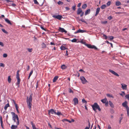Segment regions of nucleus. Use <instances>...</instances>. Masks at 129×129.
<instances>
[{
    "mask_svg": "<svg viewBox=\"0 0 129 129\" xmlns=\"http://www.w3.org/2000/svg\"><path fill=\"white\" fill-rule=\"evenodd\" d=\"M32 100V95L30 94L28 98V97L27 96V101L26 102L27 104V106L29 108V109L31 110V108L32 104L31 102Z\"/></svg>",
    "mask_w": 129,
    "mask_h": 129,
    "instance_id": "obj_1",
    "label": "nucleus"
},
{
    "mask_svg": "<svg viewBox=\"0 0 129 129\" xmlns=\"http://www.w3.org/2000/svg\"><path fill=\"white\" fill-rule=\"evenodd\" d=\"M93 110L95 112H96V109H98L99 111H101V110L99 106L96 103H95L94 104L91 105Z\"/></svg>",
    "mask_w": 129,
    "mask_h": 129,
    "instance_id": "obj_2",
    "label": "nucleus"
},
{
    "mask_svg": "<svg viewBox=\"0 0 129 129\" xmlns=\"http://www.w3.org/2000/svg\"><path fill=\"white\" fill-rule=\"evenodd\" d=\"M11 114L12 116V118H16L17 120V121L16 122V124H17V125H18L19 124V120L18 115H16L13 112H11Z\"/></svg>",
    "mask_w": 129,
    "mask_h": 129,
    "instance_id": "obj_3",
    "label": "nucleus"
},
{
    "mask_svg": "<svg viewBox=\"0 0 129 129\" xmlns=\"http://www.w3.org/2000/svg\"><path fill=\"white\" fill-rule=\"evenodd\" d=\"M77 14L78 15H79L80 14V16L82 17L84 15V12L82 11V10L80 8H79L77 9Z\"/></svg>",
    "mask_w": 129,
    "mask_h": 129,
    "instance_id": "obj_4",
    "label": "nucleus"
},
{
    "mask_svg": "<svg viewBox=\"0 0 129 129\" xmlns=\"http://www.w3.org/2000/svg\"><path fill=\"white\" fill-rule=\"evenodd\" d=\"M80 78L82 83L85 84L87 82H88L84 77H80Z\"/></svg>",
    "mask_w": 129,
    "mask_h": 129,
    "instance_id": "obj_5",
    "label": "nucleus"
},
{
    "mask_svg": "<svg viewBox=\"0 0 129 129\" xmlns=\"http://www.w3.org/2000/svg\"><path fill=\"white\" fill-rule=\"evenodd\" d=\"M88 48H94L95 49H97V48L95 46L93 45H91L90 44H86L85 45Z\"/></svg>",
    "mask_w": 129,
    "mask_h": 129,
    "instance_id": "obj_6",
    "label": "nucleus"
},
{
    "mask_svg": "<svg viewBox=\"0 0 129 129\" xmlns=\"http://www.w3.org/2000/svg\"><path fill=\"white\" fill-rule=\"evenodd\" d=\"M54 18L57 19L59 20H60L62 18V16L60 15H54L52 16Z\"/></svg>",
    "mask_w": 129,
    "mask_h": 129,
    "instance_id": "obj_7",
    "label": "nucleus"
},
{
    "mask_svg": "<svg viewBox=\"0 0 129 129\" xmlns=\"http://www.w3.org/2000/svg\"><path fill=\"white\" fill-rule=\"evenodd\" d=\"M48 113L49 114H56V110H54L53 109H51L48 111Z\"/></svg>",
    "mask_w": 129,
    "mask_h": 129,
    "instance_id": "obj_8",
    "label": "nucleus"
},
{
    "mask_svg": "<svg viewBox=\"0 0 129 129\" xmlns=\"http://www.w3.org/2000/svg\"><path fill=\"white\" fill-rule=\"evenodd\" d=\"M109 71L111 73H112L114 75L117 76V77H119V75L117 73H116L114 71L111 70V69H109Z\"/></svg>",
    "mask_w": 129,
    "mask_h": 129,
    "instance_id": "obj_9",
    "label": "nucleus"
},
{
    "mask_svg": "<svg viewBox=\"0 0 129 129\" xmlns=\"http://www.w3.org/2000/svg\"><path fill=\"white\" fill-rule=\"evenodd\" d=\"M58 30L59 32L62 33L64 32L65 33H66L67 32V31L65 30L63 28L61 27H59V28Z\"/></svg>",
    "mask_w": 129,
    "mask_h": 129,
    "instance_id": "obj_10",
    "label": "nucleus"
},
{
    "mask_svg": "<svg viewBox=\"0 0 129 129\" xmlns=\"http://www.w3.org/2000/svg\"><path fill=\"white\" fill-rule=\"evenodd\" d=\"M73 101L74 102V105H76L78 104V101L77 98H75L73 99Z\"/></svg>",
    "mask_w": 129,
    "mask_h": 129,
    "instance_id": "obj_11",
    "label": "nucleus"
},
{
    "mask_svg": "<svg viewBox=\"0 0 129 129\" xmlns=\"http://www.w3.org/2000/svg\"><path fill=\"white\" fill-rule=\"evenodd\" d=\"M122 105L123 107L125 108L126 109L129 107L127 105V102L126 101H125L122 104Z\"/></svg>",
    "mask_w": 129,
    "mask_h": 129,
    "instance_id": "obj_12",
    "label": "nucleus"
},
{
    "mask_svg": "<svg viewBox=\"0 0 129 129\" xmlns=\"http://www.w3.org/2000/svg\"><path fill=\"white\" fill-rule=\"evenodd\" d=\"M121 88L123 90H126L127 89V85L123 83L121 84Z\"/></svg>",
    "mask_w": 129,
    "mask_h": 129,
    "instance_id": "obj_13",
    "label": "nucleus"
},
{
    "mask_svg": "<svg viewBox=\"0 0 129 129\" xmlns=\"http://www.w3.org/2000/svg\"><path fill=\"white\" fill-rule=\"evenodd\" d=\"M85 31L84 30H81L80 29H79L77 30L76 32H74L75 34H76L78 33H83Z\"/></svg>",
    "mask_w": 129,
    "mask_h": 129,
    "instance_id": "obj_14",
    "label": "nucleus"
},
{
    "mask_svg": "<svg viewBox=\"0 0 129 129\" xmlns=\"http://www.w3.org/2000/svg\"><path fill=\"white\" fill-rule=\"evenodd\" d=\"M100 10V8L99 7L96 10V13L95 15V16H96L98 15L99 12Z\"/></svg>",
    "mask_w": 129,
    "mask_h": 129,
    "instance_id": "obj_15",
    "label": "nucleus"
},
{
    "mask_svg": "<svg viewBox=\"0 0 129 129\" xmlns=\"http://www.w3.org/2000/svg\"><path fill=\"white\" fill-rule=\"evenodd\" d=\"M0 120L1 121V125L3 129L4 128V127L3 126V122L2 121V118L1 116H0Z\"/></svg>",
    "mask_w": 129,
    "mask_h": 129,
    "instance_id": "obj_16",
    "label": "nucleus"
},
{
    "mask_svg": "<svg viewBox=\"0 0 129 129\" xmlns=\"http://www.w3.org/2000/svg\"><path fill=\"white\" fill-rule=\"evenodd\" d=\"M5 21L8 24H10V25H12V24L11 23L10 21L7 18H5Z\"/></svg>",
    "mask_w": 129,
    "mask_h": 129,
    "instance_id": "obj_17",
    "label": "nucleus"
},
{
    "mask_svg": "<svg viewBox=\"0 0 129 129\" xmlns=\"http://www.w3.org/2000/svg\"><path fill=\"white\" fill-rule=\"evenodd\" d=\"M90 12V9H88L86 10L85 13V16L87 15V14H89Z\"/></svg>",
    "mask_w": 129,
    "mask_h": 129,
    "instance_id": "obj_18",
    "label": "nucleus"
},
{
    "mask_svg": "<svg viewBox=\"0 0 129 129\" xmlns=\"http://www.w3.org/2000/svg\"><path fill=\"white\" fill-rule=\"evenodd\" d=\"M5 1H6L7 2V3H8V5L9 6V5H11V4L12 3H13V2L12 1H10L9 0H5Z\"/></svg>",
    "mask_w": 129,
    "mask_h": 129,
    "instance_id": "obj_19",
    "label": "nucleus"
},
{
    "mask_svg": "<svg viewBox=\"0 0 129 129\" xmlns=\"http://www.w3.org/2000/svg\"><path fill=\"white\" fill-rule=\"evenodd\" d=\"M18 125L17 124V125H12V126L11 127V129H16L17 127V126Z\"/></svg>",
    "mask_w": 129,
    "mask_h": 129,
    "instance_id": "obj_20",
    "label": "nucleus"
},
{
    "mask_svg": "<svg viewBox=\"0 0 129 129\" xmlns=\"http://www.w3.org/2000/svg\"><path fill=\"white\" fill-rule=\"evenodd\" d=\"M101 101L103 103H105L108 101L107 100L106 98L101 100Z\"/></svg>",
    "mask_w": 129,
    "mask_h": 129,
    "instance_id": "obj_21",
    "label": "nucleus"
},
{
    "mask_svg": "<svg viewBox=\"0 0 129 129\" xmlns=\"http://www.w3.org/2000/svg\"><path fill=\"white\" fill-rule=\"evenodd\" d=\"M58 77V76H56L54 77L53 80V82H55L57 80Z\"/></svg>",
    "mask_w": 129,
    "mask_h": 129,
    "instance_id": "obj_22",
    "label": "nucleus"
},
{
    "mask_svg": "<svg viewBox=\"0 0 129 129\" xmlns=\"http://www.w3.org/2000/svg\"><path fill=\"white\" fill-rule=\"evenodd\" d=\"M60 49L61 50H64L66 49H67V48L65 47L62 45L60 47Z\"/></svg>",
    "mask_w": 129,
    "mask_h": 129,
    "instance_id": "obj_23",
    "label": "nucleus"
},
{
    "mask_svg": "<svg viewBox=\"0 0 129 129\" xmlns=\"http://www.w3.org/2000/svg\"><path fill=\"white\" fill-rule=\"evenodd\" d=\"M17 83H16L17 85L18 86V87H19V84L20 83V79H17Z\"/></svg>",
    "mask_w": 129,
    "mask_h": 129,
    "instance_id": "obj_24",
    "label": "nucleus"
},
{
    "mask_svg": "<svg viewBox=\"0 0 129 129\" xmlns=\"http://www.w3.org/2000/svg\"><path fill=\"white\" fill-rule=\"evenodd\" d=\"M109 104L110 106L112 107V108H113L114 107V105L113 104V103L112 102L110 101H109Z\"/></svg>",
    "mask_w": 129,
    "mask_h": 129,
    "instance_id": "obj_25",
    "label": "nucleus"
},
{
    "mask_svg": "<svg viewBox=\"0 0 129 129\" xmlns=\"http://www.w3.org/2000/svg\"><path fill=\"white\" fill-rule=\"evenodd\" d=\"M19 70H18L17 71V73L16 74V78L17 79H19Z\"/></svg>",
    "mask_w": 129,
    "mask_h": 129,
    "instance_id": "obj_26",
    "label": "nucleus"
},
{
    "mask_svg": "<svg viewBox=\"0 0 129 129\" xmlns=\"http://www.w3.org/2000/svg\"><path fill=\"white\" fill-rule=\"evenodd\" d=\"M31 124L32 125V127L33 129H35L36 128L35 124L33 123L32 121L31 122Z\"/></svg>",
    "mask_w": 129,
    "mask_h": 129,
    "instance_id": "obj_27",
    "label": "nucleus"
},
{
    "mask_svg": "<svg viewBox=\"0 0 129 129\" xmlns=\"http://www.w3.org/2000/svg\"><path fill=\"white\" fill-rule=\"evenodd\" d=\"M10 106L9 104L8 103L7 104L5 105L4 107V109L5 110H6L7 108Z\"/></svg>",
    "mask_w": 129,
    "mask_h": 129,
    "instance_id": "obj_28",
    "label": "nucleus"
},
{
    "mask_svg": "<svg viewBox=\"0 0 129 129\" xmlns=\"http://www.w3.org/2000/svg\"><path fill=\"white\" fill-rule=\"evenodd\" d=\"M116 5L118 6L121 5V3L119 1H117L116 2Z\"/></svg>",
    "mask_w": 129,
    "mask_h": 129,
    "instance_id": "obj_29",
    "label": "nucleus"
},
{
    "mask_svg": "<svg viewBox=\"0 0 129 129\" xmlns=\"http://www.w3.org/2000/svg\"><path fill=\"white\" fill-rule=\"evenodd\" d=\"M61 68L62 69H65L67 68V67L64 64L62 65L61 66Z\"/></svg>",
    "mask_w": 129,
    "mask_h": 129,
    "instance_id": "obj_30",
    "label": "nucleus"
},
{
    "mask_svg": "<svg viewBox=\"0 0 129 129\" xmlns=\"http://www.w3.org/2000/svg\"><path fill=\"white\" fill-rule=\"evenodd\" d=\"M87 6V5L85 4L83 5L82 6V8L84 9H85Z\"/></svg>",
    "mask_w": 129,
    "mask_h": 129,
    "instance_id": "obj_31",
    "label": "nucleus"
},
{
    "mask_svg": "<svg viewBox=\"0 0 129 129\" xmlns=\"http://www.w3.org/2000/svg\"><path fill=\"white\" fill-rule=\"evenodd\" d=\"M88 127H86L84 129H89V128L90 126V122L89 121H88Z\"/></svg>",
    "mask_w": 129,
    "mask_h": 129,
    "instance_id": "obj_32",
    "label": "nucleus"
},
{
    "mask_svg": "<svg viewBox=\"0 0 129 129\" xmlns=\"http://www.w3.org/2000/svg\"><path fill=\"white\" fill-rule=\"evenodd\" d=\"M106 6L105 5H103L101 7V8L102 9H104L106 8Z\"/></svg>",
    "mask_w": 129,
    "mask_h": 129,
    "instance_id": "obj_33",
    "label": "nucleus"
},
{
    "mask_svg": "<svg viewBox=\"0 0 129 129\" xmlns=\"http://www.w3.org/2000/svg\"><path fill=\"white\" fill-rule=\"evenodd\" d=\"M8 82L9 83H10L11 82V78H10V76H9L8 77Z\"/></svg>",
    "mask_w": 129,
    "mask_h": 129,
    "instance_id": "obj_34",
    "label": "nucleus"
},
{
    "mask_svg": "<svg viewBox=\"0 0 129 129\" xmlns=\"http://www.w3.org/2000/svg\"><path fill=\"white\" fill-rule=\"evenodd\" d=\"M78 21H81L83 22H84L85 23L86 22L84 20L83 18H81V19H79L78 20Z\"/></svg>",
    "mask_w": 129,
    "mask_h": 129,
    "instance_id": "obj_35",
    "label": "nucleus"
},
{
    "mask_svg": "<svg viewBox=\"0 0 129 129\" xmlns=\"http://www.w3.org/2000/svg\"><path fill=\"white\" fill-rule=\"evenodd\" d=\"M127 114L128 116H129V107L126 108Z\"/></svg>",
    "mask_w": 129,
    "mask_h": 129,
    "instance_id": "obj_36",
    "label": "nucleus"
},
{
    "mask_svg": "<svg viewBox=\"0 0 129 129\" xmlns=\"http://www.w3.org/2000/svg\"><path fill=\"white\" fill-rule=\"evenodd\" d=\"M42 47L43 48H45L46 47V45L44 43H42Z\"/></svg>",
    "mask_w": 129,
    "mask_h": 129,
    "instance_id": "obj_37",
    "label": "nucleus"
},
{
    "mask_svg": "<svg viewBox=\"0 0 129 129\" xmlns=\"http://www.w3.org/2000/svg\"><path fill=\"white\" fill-rule=\"evenodd\" d=\"M108 38L110 40H113L114 39L113 37L112 36H109Z\"/></svg>",
    "mask_w": 129,
    "mask_h": 129,
    "instance_id": "obj_38",
    "label": "nucleus"
},
{
    "mask_svg": "<svg viewBox=\"0 0 129 129\" xmlns=\"http://www.w3.org/2000/svg\"><path fill=\"white\" fill-rule=\"evenodd\" d=\"M57 4L59 5H62L63 4V3L60 1H59L57 3Z\"/></svg>",
    "mask_w": 129,
    "mask_h": 129,
    "instance_id": "obj_39",
    "label": "nucleus"
},
{
    "mask_svg": "<svg viewBox=\"0 0 129 129\" xmlns=\"http://www.w3.org/2000/svg\"><path fill=\"white\" fill-rule=\"evenodd\" d=\"M1 30L4 33L6 34L8 33V32L7 31H6L5 29L4 28H2Z\"/></svg>",
    "mask_w": 129,
    "mask_h": 129,
    "instance_id": "obj_40",
    "label": "nucleus"
},
{
    "mask_svg": "<svg viewBox=\"0 0 129 129\" xmlns=\"http://www.w3.org/2000/svg\"><path fill=\"white\" fill-rule=\"evenodd\" d=\"M107 96L108 97H111V98H113V96L112 95L110 94H107Z\"/></svg>",
    "mask_w": 129,
    "mask_h": 129,
    "instance_id": "obj_41",
    "label": "nucleus"
},
{
    "mask_svg": "<svg viewBox=\"0 0 129 129\" xmlns=\"http://www.w3.org/2000/svg\"><path fill=\"white\" fill-rule=\"evenodd\" d=\"M27 49L29 52H31L33 51L32 48H27Z\"/></svg>",
    "mask_w": 129,
    "mask_h": 129,
    "instance_id": "obj_42",
    "label": "nucleus"
},
{
    "mask_svg": "<svg viewBox=\"0 0 129 129\" xmlns=\"http://www.w3.org/2000/svg\"><path fill=\"white\" fill-rule=\"evenodd\" d=\"M77 41V40L76 39H74L71 40V42H75Z\"/></svg>",
    "mask_w": 129,
    "mask_h": 129,
    "instance_id": "obj_43",
    "label": "nucleus"
},
{
    "mask_svg": "<svg viewBox=\"0 0 129 129\" xmlns=\"http://www.w3.org/2000/svg\"><path fill=\"white\" fill-rule=\"evenodd\" d=\"M107 129H112L111 127L110 124H108V125Z\"/></svg>",
    "mask_w": 129,
    "mask_h": 129,
    "instance_id": "obj_44",
    "label": "nucleus"
},
{
    "mask_svg": "<svg viewBox=\"0 0 129 129\" xmlns=\"http://www.w3.org/2000/svg\"><path fill=\"white\" fill-rule=\"evenodd\" d=\"M11 5H9V6H12L13 7H14L15 6H16V4L14 3H12L11 4Z\"/></svg>",
    "mask_w": 129,
    "mask_h": 129,
    "instance_id": "obj_45",
    "label": "nucleus"
},
{
    "mask_svg": "<svg viewBox=\"0 0 129 129\" xmlns=\"http://www.w3.org/2000/svg\"><path fill=\"white\" fill-rule=\"evenodd\" d=\"M34 3L35 4H39V3L37 1V0H34Z\"/></svg>",
    "mask_w": 129,
    "mask_h": 129,
    "instance_id": "obj_46",
    "label": "nucleus"
},
{
    "mask_svg": "<svg viewBox=\"0 0 129 129\" xmlns=\"http://www.w3.org/2000/svg\"><path fill=\"white\" fill-rule=\"evenodd\" d=\"M120 95L122 96H123L124 95H125V92H122V93L120 94Z\"/></svg>",
    "mask_w": 129,
    "mask_h": 129,
    "instance_id": "obj_47",
    "label": "nucleus"
},
{
    "mask_svg": "<svg viewBox=\"0 0 129 129\" xmlns=\"http://www.w3.org/2000/svg\"><path fill=\"white\" fill-rule=\"evenodd\" d=\"M122 118H122V117H120V120H119V124H121V120L122 119Z\"/></svg>",
    "mask_w": 129,
    "mask_h": 129,
    "instance_id": "obj_48",
    "label": "nucleus"
},
{
    "mask_svg": "<svg viewBox=\"0 0 129 129\" xmlns=\"http://www.w3.org/2000/svg\"><path fill=\"white\" fill-rule=\"evenodd\" d=\"M103 37H104L105 39H106L107 38V37L105 34H103Z\"/></svg>",
    "mask_w": 129,
    "mask_h": 129,
    "instance_id": "obj_49",
    "label": "nucleus"
},
{
    "mask_svg": "<svg viewBox=\"0 0 129 129\" xmlns=\"http://www.w3.org/2000/svg\"><path fill=\"white\" fill-rule=\"evenodd\" d=\"M69 92L70 93H73V91L70 88L69 89Z\"/></svg>",
    "mask_w": 129,
    "mask_h": 129,
    "instance_id": "obj_50",
    "label": "nucleus"
},
{
    "mask_svg": "<svg viewBox=\"0 0 129 129\" xmlns=\"http://www.w3.org/2000/svg\"><path fill=\"white\" fill-rule=\"evenodd\" d=\"M7 56V55L6 53H4L3 54V57H6Z\"/></svg>",
    "mask_w": 129,
    "mask_h": 129,
    "instance_id": "obj_51",
    "label": "nucleus"
},
{
    "mask_svg": "<svg viewBox=\"0 0 129 129\" xmlns=\"http://www.w3.org/2000/svg\"><path fill=\"white\" fill-rule=\"evenodd\" d=\"M113 18L112 16H110L108 17V19L109 20H110L112 19Z\"/></svg>",
    "mask_w": 129,
    "mask_h": 129,
    "instance_id": "obj_52",
    "label": "nucleus"
},
{
    "mask_svg": "<svg viewBox=\"0 0 129 129\" xmlns=\"http://www.w3.org/2000/svg\"><path fill=\"white\" fill-rule=\"evenodd\" d=\"M82 102L83 103H86L87 102L84 99H83L82 100Z\"/></svg>",
    "mask_w": 129,
    "mask_h": 129,
    "instance_id": "obj_53",
    "label": "nucleus"
},
{
    "mask_svg": "<svg viewBox=\"0 0 129 129\" xmlns=\"http://www.w3.org/2000/svg\"><path fill=\"white\" fill-rule=\"evenodd\" d=\"M111 4V2L110 1H109L107 4V6H109Z\"/></svg>",
    "mask_w": 129,
    "mask_h": 129,
    "instance_id": "obj_54",
    "label": "nucleus"
},
{
    "mask_svg": "<svg viewBox=\"0 0 129 129\" xmlns=\"http://www.w3.org/2000/svg\"><path fill=\"white\" fill-rule=\"evenodd\" d=\"M0 67H4V65L3 63H0Z\"/></svg>",
    "mask_w": 129,
    "mask_h": 129,
    "instance_id": "obj_55",
    "label": "nucleus"
},
{
    "mask_svg": "<svg viewBox=\"0 0 129 129\" xmlns=\"http://www.w3.org/2000/svg\"><path fill=\"white\" fill-rule=\"evenodd\" d=\"M15 106L16 109H18V108H19L17 104H16L15 105Z\"/></svg>",
    "mask_w": 129,
    "mask_h": 129,
    "instance_id": "obj_56",
    "label": "nucleus"
},
{
    "mask_svg": "<svg viewBox=\"0 0 129 129\" xmlns=\"http://www.w3.org/2000/svg\"><path fill=\"white\" fill-rule=\"evenodd\" d=\"M0 46H1L2 47H3L4 45L3 43L2 42H0Z\"/></svg>",
    "mask_w": 129,
    "mask_h": 129,
    "instance_id": "obj_57",
    "label": "nucleus"
},
{
    "mask_svg": "<svg viewBox=\"0 0 129 129\" xmlns=\"http://www.w3.org/2000/svg\"><path fill=\"white\" fill-rule=\"evenodd\" d=\"M65 121H67L69 122H71L70 121H69L67 119H63V120H62V121H63V122H64Z\"/></svg>",
    "mask_w": 129,
    "mask_h": 129,
    "instance_id": "obj_58",
    "label": "nucleus"
},
{
    "mask_svg": "<svg viewBox=\"0 0 129 129\" xmlns=\"http://www.w3.org/2000/svg\"><path fill=\"white\" fill-rule=\"evenodd\" d=\"M72 9L74 10H75L76 9V6L75 5L74 6H73L72 7Z\"/></svg>",
    "mask_w": 129,
    "mask_h": 129,
    "instance_id": "obj_59",
    "label": "nucleus"
},
{
    "mask_svg": "<svg viewBox=\"0 0 129 129\" xmlns=\"http://www.w3.org/2000/svg\"><path fill=\"white\" fill-rule=\"evenodd\" d=\"M33 72V70H32L30 72L29 75H31L32 74Z\"/></svg>",
    "mask_w": 129,
    "mask_h": 129,
    "instance_id": "obj_60",
    "label": "nucleus"
},
{
    "mask_svg": "<svg viewBox=\"0 0 129 129\" xmlns=\"http://www.w3.org/2000/svg\"><path fill=\"white\" fill-rule=\"evenodd\" d=\"M107 23V21H105L102 22V23L104 24H106Z\"/></svg>",
    "mask_w": 129,
    "mask_h": 129,
    "instance_id": "obj_61",
    "label": "nucleus"
},
{
    "mask_svg": "<svg viewBox=\"0 0 129 129\" xmlns=\"http://www.w3.org/2000/svg\"><path fill=\"white\" fill-rule=\"evenodd\" d=\"M38 81H37V82H36V89H37V87H38Z\"/></svg>",
    "mask_w": 129,
    "mask_h": 129,
    "instance_id": "obj_62",
    "label": "nucleus"
},
{
    "mask_svg": "<svg viewBox=\"0 0 129 129\" xmlns=\"http://www.w3.org/2000/svg\"><path fill=\"white\" fill-rule=\"evenodd\" d=\"M116 14H122V12H116Z\"/></svg>",
    "mask_w": 129,
    "mask_h": 129,
    "instance_id": "obj_63",
    "label": "nucleus"
},
{
    "mask_svg": "<svg viewBox=\"0 0 129 129\" xmlns=\"http://www.w3.org/2000/svg\"><path fill=\"white\" fill-rule=\"evenodd\" d=\"M56 114L58 115H59L61 114V113H60V112L58 111L57 112V113H56Z\"/></svg>",
    "mask_w": 129,
    "mask_h": 129,
    "instance_id": "obj_64",
    "label": "nucleus"
}]
</instances>
